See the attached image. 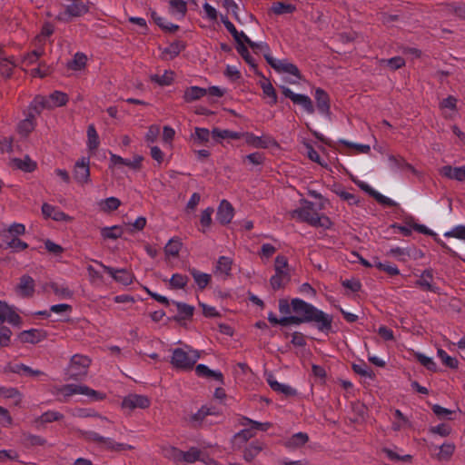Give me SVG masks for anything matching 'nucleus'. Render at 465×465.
Segmentation results:
<instances>
[{
    "label": "nucleus",
    "instance_id": "f257e3e1",
    "mask_svg": "<svg viewBox=\"0 0 465 465\" xmlns=\"http://www.w3.org/2000/svg\"><path fill=\"white\" fill-rule=\"evenodd\" d=\"M279 311L285 316L278 319L272 312H270L268 321L272 324L289 326L314 322L320 331L328 333L331 331L332 316L302 299L294 298L291 302L287 299H280Z\"/></svg>",
    "mask_w": 465,
    "mask_h": 465
},
{
    "label": "nucleus",
    "instance_id": "f03ea898",
    "mask_svg": "<svg viewBox=\"0 0 465 465\" xmlns=\"http://www.w3.org/2000/svg\"><path fill=\"white\" fill-rule=\"evenodd\" d=\"M184 348L187 351L183 348H175L173 351L170 363L178 371H192L196 361L200 359L201 353L188 345H185Z\"/></svg>",
    "mask_w": 465,
    "mask_h": 465
},
{
    "label": "nucleus",
    "instance_id": "7ed1b4c3",
    "mask_svg": "<svg viewBox=\"0 0 465 465\" xmlns=\"http://www.w3.org/2000/svg\"><path fill=\"white\" fill-rule=\"evenodd\" d=\"M57 394L64 397H70L75 394L85 396L90 401H98L103 399V394L86 385L66 384L57 389Z\"/></svg>",
    "mask_w": 465,
    "mask_h": 465
},
{
    "label": "nucleus",
    "instance_id": "20e7f679",
    "mask_svg": "<svg viewBox=\"0 0 465 465\" xmlns=\"http://www.w3.org/2000/svg\"><path fill=\"white\" fill-rule=\"evenodd\" d=\"M90 359L84 355L75 354L72 357L66 370L68 379L80 380L87 374Z\"/></svg>",
    "mask_w": 465,
    "mask_h": 465
},
{
    "label": "nucleus",
    "instance_id": "39448f33",
    "mask_svg": "<svg viewBox=\"0 0 465 465\" xmlns=\"http://www.w3.org/2000/svg\"><path fill=\"white\" fill-rule=\"evenodd\" d=\"M264 59L278 73H287L297 77L298 80L302 79L299 68L294 64L289 63L286 60H276L270 54H265Z\"/></svg>",
    "mask_w": 465,
    "mask_h": 465
},
{
    "label": "nucleus",
    "instance_id": "423d86ee",
    "mask_svg": "<svg viewBox=\"0 0 465 465\" xmlns=\"http://www.w3.org/2000/svg\"><path fill=\"white\" fill-rule=\"evenodd\" d=\"M68 102V96L65 93L54 91L48 98L40 96L34 100V104L39 105L41 108L59 107L64 105ZM36 107V105H35Z\"/></svg>",
    "mask_w": 465,
    "mask_h": 465
},
{
    "label": "nucleus",
    "instance_id": "0eeeda50",
    "mask_svg": "<svg viewBox=\"0 0 465 465\" xmlns=\"http://www.w3.org/2000/svg\"><path fill=\"white\" fill-rule=\"evenodd\" d=\"M282 94L292 101L293 104L302 106V108L308 113H314V106L312 99L305 94H294L290 88L286 86H281Z\"/></svg>",
    "mask_w": 465,
    "mask_h": 465
},
{
    "label": "nucleus",
    "instance_id": "6e6552de",
    "mask_svg": "<svg viewBox=\"0 0 465 465\" xmlns=\"http://www.w3.org/2000/svg\"><path fill=\"white\" fill-rule=\"evenodd\" d=\"M302 203L304 204L302 208L295 209L292 212V216H297L301 221L312 225L313 220L317 217L318 213L313 208V203L302 199Z\"/></svg>",
    "mask_w": 465,
    "mask_h": 465
},
{
    "label": "nucleus",
    "instance_id": "1a4fd4ad",
    "mask_svg": "<svg viewBox=\"0 0 465 465\" xmlns=\"http://www.w3.org/2000/svg\"><path fill=\"white\" fill-rule=\"evenodd\" d=\"M74 178L79 184H85L90 182L89 159L82 157L79 159L74 168Z\"/></svg>",
    "mask_w": 465,
    "mask_h": 465
},
{
    "label": "nucleus",
    "instance_id": "9d476101",
    "mask_svg": "<svg viewBox=\"0 0 465 465\" xmlns=\"http://www.w3.org/2000/svg\"><path fill=\"white\" fill-rule=\"evenodd\" d=\"M150 400L147 396L130 394L124 398L122 401V408L133 411L135 408L147 409L150 406Z\"/></svg>",
    "mask_w": 465,
    "mask_h": 465
},
{
    "label": "nucleus",
    "instance_id": "9b49d317",
    "mask_svg": "<svg viewBox=\"0 0 465 465\" xmlns=\"http://www.w3.org/2000/svg\"><path fill=\"white\" fill-rule=\"evenodd\" d=\"M5 322L13 326L19 327L21 325V317L15 312L14 308L7 303L0 301V325Z\"/></svg>",
    "mask_w": 465,
    "mask_h": 465
},
{
    "label": "nucleus",
    "instance_id": "f8f14e48",
    "mask_svg": "<svg viewBox=\"0 0 465 465\" xmlns=\"http://www.w3.org/2000/svg\"><path fill=\"white\" fill-rule=\"evenodd\" d=\"M44 292H48V290H52L54 293L59 298L69 299L73 296V292L67 286V284L63 281H54L47 283H45L42 286Z\"/></svg>",
    "mask_w": 465,
    "mask_h": 465
},
{
    "label": "nucleus",
    "instance_id": "ddd939ff",
    "mask_svg": "<svg viewBox=\"0 0 465 465\" xmlns=\"http://www.w3.org/2000/svg\"><path fill=\"white\" fill-rule=\"evenodd\" d=\"M234 215L232 205L227 201L223 200L217 210V220L222 225L229 224Z\"/></svg>",
    "mask_w": 465,
    "mask_h": 465
},
{
    "label": "nucleus",
    "instance_id": "4468645a",
    "mask_svg": "<svg viewBox=\"0 0 465 465\" xmlns=\"http://www.w3.org/2000/svg\"><path fill=\"white\" fill-rule=\"evenodd\" d=\"M42 213L45 218H51L56 222H71L73 220L65 213L49 203L42 205Z\"/></svg>",
    "mask_w": 465,
    "mask_h": 465
},
{
    "label": "nucleus",
    "instance_id": "2eb2a0df",
    "mask_svg": "<svg viewBox=\"0 0 465 465\" xmlns=\"http://www.w3.org/2000/svg\"><path fill=\"white\" fill-rule=\"evenodd\" d=\"M316 106L320 113L330 117L331 103L329 94L322 88L315 90Z\"/></svg>",
    "mask_w": 465,
    "mask_h": 465
},
{
    "label": "nucleus",
    "instance_id": "dca6fc26",
    "mask_svg": "<svg viewBox=\"0 0 465 465\" xmlns=\"http://www.w3.org/2000/svg\"><path fill=\"white\" fill-rule=\"evenodd\" d=\"M16 292L22 297H31L35 292L34 279L25 274L20 278L19 283L15 287Z\"/></svg>",
    "mask_w": 465,
    "mask_h": 465
},
{
    "label": "nucleus",
    "instance_id": "f3484780",
    "mask_svg": "<svg viewBox=\"0 0 465 465\" xmlns=\"http://www.w3.org/2000/svg\"><path fill=\"white\" fill-rule=\"evenodd\" d=\"M440 174L448 179L456 180L458 182H464L465 166L452 167L451 165H445L440 169Z\"/></svg>",
    "mask_w": 465,
    "mask_h": 465
},
{
    "label": "nucleus",
    "instance_id": "a211bd4d",
    "mask_svg": "<svg viewBox=\"0 0 465 465\" xmlns=\"http://www.w3.org/2000/svg\"><path fill=\"white\" fill-rule=\"evenodd\" d=\"M45 333L38 329H30L19 333L18 339L24 343H37L44 340Z\"/></svg>",
    "mask_w": 465,
    "mask_h": 465
},
{
    "label": "nucleus",
    "instance_id": "6ab92c4d",
    "mask_svg": "<svg viewBox=\"0 0 465 465\" xmlns=\"http://www.w3.org/2000/svg\"><path fill=\"white\" fill-rule=\"evenodd\" d=\"M9 165L12 168L18 169L24 172H33L36 168V163L29 156H25L22 159L13 158L10 160Z\"/></svg>",
    "mask_w": 465,
    "mask_h": 465
},
{
    "label": "nucleus",
    "instance_id": "aec40b11",
    "mask_svg": "<svg viewBox=\"0 0 465 465\" xmlns=\"http://www.w3.org/2000/svg\"><path fill=\"white\" fill-rule=\"evenodd\" d=\"M242 138L245 139V143L255 148L266 149L269 147L271 139L268 137L255 136L252 133H242Z\"/></svg>",
    "mask_w": 465,
    "mask_h": 465
},
{
    "label": "nucleus",
    "instance_id": "412c9836",
    "mask_svg": "<svg viewBox=\"0 0 465 465\" xmlns=\"http://www.w3.org/2000/svg\"><path fill=\"white\" fill-rule=\"evenodd\" d=\"M267 382L274 391L281 392L284 394L286 397H294L297 395V391L288 385L282 384L274 380L273 376L271 374L267 378Z\"/></svg>",
    "mask_w": 465,
    "mask_h": 465
},
{
    "label": "nucleus",
    "instance_id": "4be33fe9",
    "mask_svg": "<svg viewBox=\"0 0 465 465\" xmlns=\"http://www.w3.org/2000/svg\"><path fill=\"white\" fill-rule=\"evenodd\" d=\"M173 304L177 307L179 314L173 317V320L177 322H181L183 320H191L193 316L194 307L181 302H173Z\"/></svg>",
    "mask_w": 465,
    "mask_h": 465
},
{
    "label": "nucleus",
    "instance_id": "5701e85b",
    "mask_svg": "<svg viewBox=\"0 0 465 465\" xmlns=\"http://www.w3.org/2000/svg\"><path fill=\"white\" fill-rule=\"evenodd\" d=\"M25 233V226L23 223H14L0 232L1 239L18 237Z\"/></svg>",
    "mask_w": 465,
    "mask_h": 465
},
{
    "label": "nucleus",
    "instance_id": "b1692460",
    "mask_svg": "<svg viewBox=\"0 0 465 465\" xmlns=\"http://www.w3.org/2000/svg\"><path fill=\"white\" fill-rule=\"evenodd\" d=\"M291 281V275L289 272H283L282 273L276 272L270 279V284L272 288L276 291L284 288Z\"/></svg>",
    "mask_w": 465,
    "mask_h": 465
},
{
    "label": "nucleus",
    "instance_id": "393cba45",
    "mask_svg": "<svg viewBox=\"0 0 465 465\" xmlns=\"http://www.w3.org/2000/svg\"><path fill=\"white\" fill-rule=\"evenodd\" d=\"M87 141L86 146L90 153H94L100 144L99 135L94 124H90L86 131Z\"/></svg>",
    "mask_w": 465,
    "mask_h": 465
},
{
    "label": "nucleus",
    "instance_id": "a878e982",
    "mask_svg": "<svg viewBox=\"0 0 465 465\" xmlns=\"http://www.w3.org/2000/svg\"><path fill=\"white\" fill-rule=\"evenodd\" d=\"M185 43L183 41H174L168 47H166L163 53V59H173L176 57L184 48Z\"/></svg>",
    "mask_w": 465,
    "mask_h": 465
},
{
    "label": "nucleus",
    "instance_id": "bb28decb",
    "mask_svg": "<svg viewBox=\"0 0 465 465\" xmlns=\"http://www.w3.org/2000/svg\"><path fill=\"white\" fill-rule=\"evenodd\" d=\"M206 95V89L199 86H191L185 89L183 100L186 103H192Z\"/></svg>",
    "mask_w": 465,
    "mask_h": 465
},
{
    "label": "nucleus",
    "instance_id": "cd10ccee",
    "mask_svg": "<svg viewBox=\"0 0 465 465\" xmlns=\"http://www.w3.org/2000/svg\"><path fill=\"white\" fill-rule=\"evenodd\" d=\"M195 372L200 377L213 378L216 381H220L222 384H223V373L220 371H213L204 364H198L195 367Z\"/></svg>",
    "mask_w": 465,
    "mask_h": 465
},
{
    "label": "nucleus",
    "instance_id": "c85d7f7f",
    "mask_svg": "<svg viewBox=\"0 0 465 465\" xmlns=\"http://www.w3.org/2000/svg\"><path fill=\"white\" fill-rule=\"evenodd\" d=\"M432 270L426 269L422 272L420 278L416 281L415 284L422 288L424 291L435 292L437 288L432 286L430 282V280H432Z\"/></svg>",
    "mask_w": 465,
    "mask_h": 465
},
{
    "label": "nucleus",
    "instance_id": "c756f323",
    "mask_svg": "<svg viewBox=\"0 0 465 465\" xmlns=\"http://www.w3.org/2000/svg\"><path fill=\"white\" fill-rule=\"evenodd\" d=\"M173 450L178 451L176 448H173ZM179 453L183 456V460L188 463H193L196 460L205 461V459L202 458V451L195 447H192L188 451L179 450Z\"/></svg>",
    "mask_w": 465,
    "mask_h": 465
},
{
    "label": "nucleus",
    "instance_id": "7c9ffc66",
    "mask_svg": "<svg viewBox=\"0 0 465 465\" xmlns=\"http://www.w3.org/2000/svg\"><path fill=\"white\" fill-rule=\"evenodd\" d=\"M189 272L200 290L205 289L212 280L211 274L201 272L194 268L189 269Z\"/></svg>",
    "mask_w": 465,
    "mask_h": 465
},
{
    "label": "nucleus",
    "instance_id": "2f4dec72",
    "mask_svg": "<svg viewBox=\"0 0 465 465\" xmlns=\"http://www.w3.org/2000/svg\"><path fill=\"white\" fill-rule=\"evenodd\" d=\"M238 53L243 58V60L254 70V74L262 78H264V75L258 70L257 64L254 59L250 54L247 47L244 45H241V46H236Z\"/></svg>",
    "mask_w": 465,
    "mask_h": 465
},
{
    "label": "nucleus",
    "instance_id": "473e14b6",
    "mask_svg": "<svg viewBox=\"0 0 465 465\" xmlns=\"http://www.w3.org/2000/svg\"><path fill=\"white\" fill-rule=\"evenodd\" d=\"M309 441V436L304 432H298L293 434L291 438H289L285 441V446L287 448H299L303 446Z\"/></svg>",
    "mask_w": 465,
    "mask_h": 465
},
{
    "label": "nucleus",
    "instance_id": "72a5a7b5",
    "mask_svg": "<svg viewBox=\"0 0 465 465\" xmlns=\"http://www.w3.org/2000/svg\"><path fill=\"white\" fill-rule=\"evenodd\" d=\"M10 371L18 374H22L29 377H36L44 375V372L40 370H34L29 366L23 363L15 364L10 367Z\"/></svg>",
    "mask_w": 465,
    "mask_h": 465
},
{
    "label": "nucleus",
    "instance_id": "f704fd0d",
    "mask_svg": "<svg viewBox=\"0 0 465 465\" xmlns=\"http://www.w3.org/2000/svg\"><path fill=\"white\" fill-rule=\"evenodd\" d=\"M5 248L11 249L13 252H20L25 250L28 244L20 240L18 237H12L7 239H1Z\"/></svg>",
    "mask_w": 465,
    "mask_h": 465
},
{
    "label": "nucleus",
    "instance_id": "c9c22d12",
    "mask_svg": "<svg viewBox=\"0 0 465 465\" xmlns=\"http://www.w3.org/2000/svg\"><path fill=\"white\" fill-rule=\"evenodd\" d=\"M213 138L216 142H220L219 139H240L242 136V133H237L231 130H220L219 128H213L212 131Z\"/></svg>",
    "mask_w": 465,
    "mask_h": 465
},
{
    "label": "nucleus",
    "instance_id": "e433bc0d",
    "mask_svg": "<svg viewBox=\"0 0 465 465\" xmlns=\"http://www.w3.org/2000/svg\"><path fill=\"white\" fill-rule=\"evenodd\" d=\"M240 424L242 426L250 425L251 426L250 428L252 430V431H254V430H261V431H266L272 427L271 422H259V421L251 420L247 417H242L241 419Z\"/></svg>",
    "mask_w": 465,
    "mask_h": 465
},
{
    "label": "nucleus",
    "instance_id": "4c0bfd02",
    "mask_svg": "<svg viewBox=\"0 0 465 465\" xmlns=\"http://www.w3.org/2000/svg\"><path fill=\"white\" fill-rule=\"evenodd\" d=\"M214 414L210 408L203 406L198 411L190 417V422L193 427L201 425L204 418L208 415Z\"/></svg>",
    "mask_w": 465,
    "mask_h": 465
},
{
    "label": "nucleus",
    "instance_id": "58836bf2",
    "mask_svg": "<svg viewBox=\"0 0 465 465\" xmlns=\"http://www.w3.org/2000/svg\"><path fill=\"white\" fill-rule=\"evenodd\" d=\"M174 72L165 71L163 75L152 74L150 80L160 86L170 85L173 82Z\"/></svg>",
    "mask_w": 465,
    "mask_h": 465
},
{
    "label": "nucleus",
    "instance_id": "ea45409f",
    "mask_svg": "<svg viewBox=\"0 0 465 465\" xmlns=\"http://www.w3.org/2000/svg\"><path fill=\"white\" fill-rule=\"evenodd\" d=\"M262 450V444L252 442L243 450L244 460L247 462H251Z\"/></svg>",
    "mask_w": 465,
    "mask_h": 465
},
{
    "label": "nucleus",
    "instance_id": "a19ab883",
    "mask_svg": "<svg viewBox=\"0 0 465 465\" xmlns=\"http://www.w3.org/2000/svg\"><path fill=\"white\" fill-rule=\"evenodd\" d=\"M35 126L34 116L30 115L18 124L17 131L22 136H26Z\"/></svg>",
    "mask_w": 465,
    "mask_h": 465
},
{
    "label": "nucleus",
    "instance_id": "79ce46f5",
    "mask_svg": "<svg viewBox=\"0 0 465 465\" xmlns=\"http://www.w3.org/2000/svg\"><path fill=\"white\" fill-rule=\"evenodd\" d=\"M271 10L275 15L292 14L296 10V6L292 4H286L284 2H274L271 7Z\"/></svg>",
    "mask_w": 465,
    "mask_h": 465
},
{
    "label": "nucleus",
    "instance_id": "37998d69",
    "mask_svg": "<svg viewBox=\"0 0 465 465\" xmlns=\"http://www.w3.org/2000/svg\"><path fill=\"white\" fill-rule=\"evenodd\" d=\"M262 79L264 81L261 83V87L262 89L264 95L272 99L271 104H276L278 102V96L274 87L265 76Z\"/></svg>",
    "mask_w": 465,
    "mask_h": 465
},
{
    "label": "nucleus",
    "instance_id": "c03bdc74",
    "mask_svg": "<svg viewBox=\"0 0 465 465\" xmlns=\"http://www.w3.org/2000/svg\"><path fill=\"white\" fill-rule=\"evenodd\" d=\"M143 157L142 155H134V160H128L118 155V164H123L134 171H140L142 168V162Z\"/></svg>",
    "mask_w": 465,
    "mask_h": 465
},
{
    "label": "nucleus",
    "instance_id": "a18cd8bd",
    "mask_svg": "<svg viewBox=\"0 0 465 465\" xmlns=\"http://www.w3.org/2000/svg\"><path fill=\"white\" fill-rule=\"evenodd\" d=\"M189 282V278L186 275H183L180 273L173 274L170 279V286L172 289H183Z\"/></svg>",
    "mask_w": 465,
    "mask_h": 465
},
{
    "label": "nucleus",
    "instance_id": "49530a36",
    "mask_svg": "<svg viewBox=\"0 0 465 465\" xmlns=\"http://www.w3.org/2000/svg\"><path fill=\"white\" fill-rule=\"evenodd\" d=\"M181 247H182V242H181L180 239L173 238L168 242V243L164 247V252L167 255L176 257L179 254Z\"/></svg>",
    "mask_w": 465,
    "mask_h": 465
},
{
    "label": "nucleus",
    "instance_id": "de8ad7c7",
    "mask_svg": "<svg viewBox=\"0 0 465 465\" xmlns=\"http://www.w3.org/2000/svg\"><path fill=\"white\" fill-rule=\"evenodd\" d=\"M86 61V55L81 53H77L74 54V58L68 63V67L73 70H81L84 67Z\"/></svg>",
    "mask_w": 465,
    "mask_h": 465
},
{
    "label": "nucleus",
    "instance_id": "09e8293b",
    "mask_svg": "<svg viewBox=\"0 0 465 465\" xmlns=\"http://www.w3.org/2000/svg\"><path fill=\"white\" fill-rule=\"evenodd\" d=\"M415 357L419 361V362L422 366H424L428 371H430L433 372L438 371L437 365L431 358H430L422 353H416Z\"/></svg>",
    "mask_w": 465,
    "mask_h": 465
},
{
    "label": "nucleus",
    "instance_id": "8fccbe9b",
    "mask_svg": "<svg viewBox=\"0 0 465 465\" xmlns=\"http://www.w3.org/2000/svg\"><path fill=\"white\" fill-rule=\"evenodd\" d=\"M44 49L37 48L28 54H26L23 58V64L25 65H31L36 64L38 59L43 55Z\"/></svg>",
    "mask_w": 465,
    "mask_h": 465
},
{
    "label": "nucleus",
    "instance_id": "3c124183",
    "mask_svg": "<svg viewBox=\"0 0 465 465\" xmlns=\"http://www.w3.org/2000/svg\"><path fill=\"white\" fill-rule=\"evenodd\" d=\"M438 356L441 359L442 362L450 369H457L459 361L456 358L450 357L443 349H438Z\"/></svg>",
    "mask_w": 465,
    "mask_h": 465
},
{
    "label": "nucleus",
    "instance_id": "603ef678",
    "mask_svg": "<svg viewBox=\"0 0 465 465\" xmlns=\"http://www.w3.org/2000/svg\"><path fill=\"white\" fill-rule=\"evenodd\" d=\"M431 410L439 419H447L449 420H454L452 417H449V415L455 413L456 411L446 409L439 404L432 405Z\"/></svg>",
    "mask_w": 465,
    "mask_h": 465
},
{
    "label": "nucleus",
    "instance_id": "864d4df0",
    "mask_svg": "<svg viewBox=\"0 0 465 465\" xmlns=\"http://www.w3.org/2000/svg\"><path fill=\"white\" fill-rule=\"evenodd\" d=\"M154 23L164 32L174 33L179 30L178 25H163V18L158 16L155 11L152 12Z\"/></svg>",
    "mask_w": 465,
    "mask_h": 465
},
{
    "label": "nucleus",
    "instance_id": "5fc2aeb1",
    "mask_svg": "<svg viewBox=\"0 0 465 465\" xmlns=\"http://www.w3.org/2000/svg\"><path fill=\"white\" fill-rule=\"evenodd\" d=\"M192 138L197 141L198 143H205L209 141L210 131L207 128L195 127L194 134L192 135Z\"/></svg>",
    "mask_w": 465,
    "mask_h": 465
},
{
    "label": "nucleus",
    "instance_id": "6e6d98bb",
    "mask_svg": "<svg viewBox=\"0 0 465 465\" xmlns=\"http://www.w3.org/2000/svg\"><path fill=\"white\" fill-rule=\"evenodd\" d=\"M254 435L255 433L251 428L243 429L233 436V442L239 441L240 443H246L250 439L254 437Z\"/></svg>",
    "mask_w": 465,
    "mask_h": 465
},
{
    "label": "nucleus",
    "instance_id": "4d7b16f0",
    "mask_svg": "<svg viewBox=\"0 0 465 465\" xmlns=\"http://www.w3.org/2000/svg\"><path fill=\"white\" fill-rule=\"evenodd\" d=\"M352 370L355 373H357L362 377H369V378L374 377L373 371L368 367V365L365 362H361V364L353 363Z\"/></svg>",
    "mask_w": 465,
    "mask_h": 465
},
{
    "label": "nucleus",
    "instance_id": "13d9d810",
    "mask_svg": "<svg viewBox=\"0 0 465 465\" xmlns=\"http://www.w3.org/2000/svg\"><path fill=\"white\" fill-rule=\"evenodd\" d=\"M451 427L446 423H440L429 429L431 434H438L441 437H448L451 433Z\"/></svg>",
    "mask_w": 465,
    "mask_h": 465
},
{
    "label": "nucleus",
    "instance_id": "bf43d9fd",
    "mask_svg": "<svg viewBox=\"0 0 465 465\" xmlns=\"http://www.w3.org/2000/svg\"><path fill=\"white\" fill-rule=\"evenodd\" d=\"M232 264V259H230L229 257L221 256L218 260L217 269L224 272L226 275H230Z\"/></svg>",
    "mask_w": 465,
    "mask_h": 465
},
{
    "label": "nucleus",
    "instance_id": "052dcab7",
    "mask_svg": "<svg viewBox=\"0 0 465 465\" xmlns=\"http://www.w3.org/2000/svg\"><path fill=\"white\" fill-rule=\"evenodd\" d=\"M455 445L453 443H444L440 446L439 459L449 460L454 453Z\"/></svg>",
    "mask_w": 465,
    "mask_h": 465
},
{
    "label": "nucleus",
    "instance_id": "680f3d73",
    "mask_svg": "<svg viewBox=\"0 0 465 465\" xmlns=\"http://www.w3.org/2000/svg\"><path fill=\"white\" fill-rule=\"evenodd\" d=\"M12 331L6 326L0 327V347H6L10 344Z\"/></svg>",
    "mask_w": 465,
    "mask_h": 465
},
{
    "label": "nucleus",
    "instance_id": "e2e57ef3",
    "mask_svg": "<svg viewBox=\"0 0 465 465\" xmlns=\"http://www.w3.org/2000/svg\"><path fill=\"white\" fill-rule=\"evenodd\" d=\"M54 33V26L51 24H45L41 33L35 37L38 43H44Z\"/></svg>",
    "mask_w": 465,
    "mask_h": 465
},
{
    "label": "nucleus",
    "instance_id": "0e129e2a",
    "mask_svg": "<svg viewBox=\"0 0 465 465\" xmlns=\"http://www.w3.org/2000/svg\"><path fill=\"white\" fill-rule=\"evenodd\" d=\"M134 276L125 269H118V282L124 285H129L133 282Z\"/></svg>",
    "mask_w": 465,
    "mask_h": 465
},
{
    "label": "nucleus",
    "instance_id": "69168bd1",
    "mask_svg": "<svg viewBox=\"0 0 465 465\" xmlns=\"http://www.w3.org/2000/svg\"><path fill=\"white\" fill-rule=\"evenodd\" d=\"M371 197L374 198L380 204L384 205V206L394 207L397 205V203L394 201L382 195L381 193H378L377 191H374Z\"/></svg>",
    "mask_w": 465,
    "mask_h": 465
},
{
    "label": "nucleus",
    "instance_id": "338daca9",
    "mask_svg": "<svg viewBox=\"0 0 465 465\" xmlns=\"http://www.w3.org/2000/svg\"><path fill=\"white\" fill-rule=\"evenodd\" d=\"M101 210L104 212H110L116 209V198L109 197L105 200H102L98 203Z\"/></svg>",
    "mask_w": 465,
    "mask_h": 465
},
{
    "label": "nucleus",
    "instance_id": "774afa93",
    "mask_svg": "<svg viewBox=\"0 0 465 465\" xmlns=\"http://www.w3.org/2000/svg\"><path fill=\"white\" fill-rule=\"evenodd\" d=\"M444 236L455 237L465 241V226L459 225L455 227L453 230L445 232Z\"/></svg>",
    "mask_w": 465,
    "mask_h": 465
}]
</instances>
